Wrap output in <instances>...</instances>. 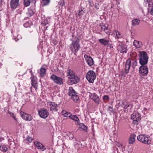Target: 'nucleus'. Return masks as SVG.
<instances>
[{"label": "nucleus", "instance_id": "obj_1", "mask_svg": "<svg viewBox=\"0 0 153 153\" xmlns=\"http://www.w3.org/2000/svg\"><path fill=\"white\" fill-rule=\"evenodd\" d=\"M131 66L133 70L135 71L138 66L137 60L133 59H128L127 60L125 67V72L126 74L128 73Z\"/></svg>", "mask_w": 153, "mask_h": 153}, {"label": "nucleus", "instance_id": "obj_2", "mask_svg": "<svg viewBox=\"0 0 153 153\" xmlns=\"http://www.w3.org/2000/svg\"><path fill=\"white\" fill-rule=\"evenodd\" d=\"M70 40L72 41V43L69 46L70 49L72 53H74V54L76 55L80 48L79 40L76 37L75 40L71 39Z\"/></svg>", "mask_w": 153, "mask_h": 153}, {"label": "nucleus", "instance_id": "obj_3", "mask_svg": "<svg viewBox=\"0 0 153 153\" xmlns=\"http://www.w3.org/2000/svg\"><path fill=\"white\" fill-rule=\"evenodd\" d=\"M148 56L147 53L144 51L140 52L139 54V63L141 65H146L148 61Z\"/></svg>", "mask_w": 153, "mask_h": 153}, {"label": "nucleus", "instance_id": "obj_4", "mask_svg": "<svg viewBox=\"0 0 153 153\" xmlns=\"http://www.w3.org/2000/svg\"><path fill=\"white\" fill-rule=\"evenodd\" d=\"M137 139L142 143L147 145L150 144L151 142L149 137L143 134L138 135L137 137Z\"/></svg>", "mask_w": 153, "mask_h": 153}, {"label": "nucleus", "instance_id": "obj_5", "mask_svg": "<svg viewBox=\"0 0 153 153\" xmlns=\"http://www.w3.org/2000/svg\"><path fill=\"white\" fill-rule=\"evenodd\" d=\"M86 77L89 82L93 83L96 78L95 73L93 71H89L88 72Z\"/></svg>", "mask_w": 153, "mask_h": 153}, {"label": "nucleus", "instance_id": "obj_6", "mask_svg": "<svg viewBox=\"0 0 153 153\" xmlns=\"http://www.w3.org/2000/svg\"><path fill=\"white\" fill-rule=\"evenodd\" d=\"M140 115L137 112L133 113L131 115V119L133 120V123L137 124V122L141 119Z\"/></svg>", "mask_w": 153, "mask_h": 153}, {"label": "nucleus", "instance_id": "obj_7", "mask_svg": "<svg viewBox=\"0 0 153 153\" xmlns=\"http://www.w3.org/2000/svg\"><path fill=\"white\" fill-rule=\"evenodd\" d=\"M51 78L53 80L54 82L58 85H62L63 83V79L61 77L57 76L55 75H52L51 76Z\"/></svg>", "mask_w": 153, "mask_h": 153}, {"label": "nucleus", "instance_id": "obj_8", "mask_svg": "<svg viewBox=\"0 0 153 153\" xmlns=\"http://www.w3.org/2000/svg\"><path fill=\"white\" fill-rule=\"evenodd\" d=\"M68 83L70 85L75 84L79 80V78L75 75L68 78Z\"/></svg>", "mask_w": 153, "mask_h": 153}, {"label": "nucleus", "instance_id": "obj_9", "mask_svg": "<svg viewBox=\"0 0 153 153\" xmlns=\"http://www.w3.org/2000/svg\"><path fill=\"white\" fill-rule=\"evenodd\" d=\"M139 72L142 76L147 75L148 73L147 67L145 65H141L139 68Z\"/></svg>", "mask_w": 153, "mask_h": 153}, {"label": "nucleus", "instance_id": "obj_10", "mask_svg": "<svg viewBox=\"0 0 153 153\" xmlns=\"http://www.w3.org/2000/svg\"><path fill=\"white\" fill-rule=\"evenodd\" d=\"M118 104L120 106H121L125 109L128 108L130 109H131L133 107L132 104L128 103L125 101H121L119 102Z\"/></svg>", "mask_w": 153, "mask_h": 153}, {"label": "nucleus", "instance_id": "obj_11", "mask_svg": "<svg viewBox=\"0 0 153 153\" xmlns=\"http://www.w3.org/2000/svg\"><path fill=\"white\" fill-rule=\"evenodd\" d=\"M38 113L40 116L42 118H45L48 115V112L46 109H42L38 111Z\"/></svg>", "mask_w": 153, "mask_h": 153}, {"label": "nucleus", "instance_id": "obj_12", "mask_svg": "<svg viewBox=\"0 0 153 153\" xmlns=\"http://www.w3.org/2000/svg\"><path fill=\"white\" fill-rule=\"evenodd\" d=\"M20 114L22 118L26 121H30L32 120V117L30 114L23 112H21Z\"/></svg>", "mask_w": 153, "mask_h": 153}, {"label": "nucleus", "instance_id": "obj_13", "mask_svg": "<svg viewBox=\"0 0 153 153\" xmlns=\"http://www.w3.org/2000/svg\"><path fill=\"white\" fill-rule=\"evenodd\" d=\"M84 57L85 58L86 62L89 66H91L94 64L93 60L90 56L85 55Z\"/></svg>", "mask_w": 153, "mask_h": 153}, {"label": "nucleus", "instance_id": "obj_14", "mask_svg": "<svg viewBox=\"0 0 153 153\" xmlns=\"http://www.w3.org/2000/svg\"><path fill=\"white\" fill-rule=\"evenodd\" d=\"M90 97V98L93 100L97 104H98L99 103L100 100L99 97L95 93L91 94Z\"/></svg>", "mask_w": 153, "mask_h": 153}, {"label": "nucleus", "instance_id": "obj_15", "mask_svg": "<svg viewBox=\"0 0 153 153\" xmlns=\"http://www.w3.org/2000/svg\"><path fill=\"white\" fill-rule=\"evenodd\" d=\"M34 144L36 147L39 149H40L42 151H44L46 149L45 146L42 143L39 141H36L34 142Z\"/></svg>", "mask_w": 153, "mask_h": 153}, {"label": "nucleus", "instance_id": "obj_16", "mask_svg": "<svg viewBox=\"0 0 153 153\" xmlns=\"http://www.w3.org/2000/svg\"><path fill=\"white\" fill-rule=\"evenodd\" d=\"M148 12L150 14L153 15V0H149Z\"/></svg>", "mask_w": 153, "mask_h": 153}, {"label": "nucleus", "instance_id": "obj_17", "mask_svg": "<svg viewBox=\"0 0 153 153\" xmlns=\"http://www.w3.org/2000/svg\"><path fill=\"white\" fill-rule=\"evenodd\" d=\"M19 0H11L10 2L11 7L13 9H16L19 4Z\"/></svg>", "mask_w": 153, "mask_h": 153}, {"label": "nucleus", "instance_id": "obj_18", "mask_svg": "<svg viewBox=\"0 0 153 153\" xmlns=\"http://www.w3.org/2000/svg\"><path fill=\"white\" fill-rule=\"evenodd\" d=\"M66 72V76H68V78L75 75L73 70L69 68H68Z\"/></svg>", "mask_w": 153, "mask_h": 153}, {"label": "nucleus", "instance_id": "obj_19", "mask_svg": "<svg viewBox=\"0 0 153 153\" xmlns=\"http://www.w3.org/2000/svg\"><path fill=\"white\" fill-rule=\"evenodd\" d=\"M126 45H119L118 48L121 53H126L127 50Z\"/></svg>", "mask_w": 153, "mask_h": 153}, {"label": "nucleus", "instance_id": "obj_20", "mask_svg": "<svg viewBox=\"0 0 153 153\" xmlns=\"http://www.w3.org/2000/svg\"><path fill=\"white\" fill-rule=\"evenodd\" d=\"M31 81V85L33 87L36 89L37 88V82L36 80V77L34 76H31L30 77Z\"/></svg>", "mask_w": 153, "mask_h": 153}, {"label": "nucleus", "instance_id": "obj_21", "mask_svg": "<svg viewBox=\"0 0 153 153\" xmlns=\"http://www.w3.org/2000/svg\"><path fill=\"white\" fill-rule=\"evenodd\" d=\"M98 41L101 45H103L105 46L108 45L109 42V40L106 39L105 38L99 39H98Z\"/></svg>", "mask_w": 153, "mask_h": 153}, {"label": "nucleus", "instance_id": "obj_22", "mask_svg": "<svg viewBox=\"0 0 153 153\" xmlns=\"http://www.w3.org/2000/svg\"><path fill=\"white\" fill-rule=\"evenodd\" d=\"M50 110L52 111H57L56 109L57 104L54 102H50Z\"/></svg>", "mask_w": 153, "mask_h": 153}, {"label": "nucleus", "instance_id": "obj_23", "mask_svg": "<svg viewBox=\"0 0 153 153\" xmlns=\"http://www.w3.org/2000/svg\"><path fill=\"white\" fill-rule=\"evenodd\" d=\"M136 135L134 134H131L129 138L128 142L130 144H132L135 141Z\"/></svg>", "mask_w": 153, "mask_h": 153}, {"label": "nucleus", "instance_id": "obj_24", "mask_svg": "<svg viewBox=\"0 0 153 153\" xmlns=\"http://www.w3.org/2000/svg\"><path fill=\"white\" fill-rule=\"evenodd\" d=\"M35 12V9L31 8H30L28 9L27 12H26V14L27 16L29 17H31L33 15Z\"/></svg>", "mask_w": 153, "mask_h": 153}, {"label": "nucleus", "instance_id": "obj_25", "mask_svg": "<svg viewBox=\"0 0 153 153\" xmlns=\"http://www.w3.org/2000/svg\"><path fill=\"white\" fill-rule=\"evenodd\" d=\"M133 45L137 48H140L142 46L141 42L134 40L133 42Z\"/></svg>", "mask_w": 153, "mask_h": 153}, {"label": "nucleus", "instance_id": "obj_26", "mask_svg": "<svg viewBox=\"0 0 153 153\" xmlns=\"http://www.w3.org/2000/svg\"><path fill=\"white\" fill-rule=\"evenodd\" d=\"M68 91V94L69 96H71V97L76 93L72 87H69Z\"/></svg>", "mask_w": 153, "mask_h": 153}, {"label": "nucleus", "instance_id": "obj_27", "mask_svg": "<svg viewBox=\"0 0 153 153\" xmlns=\"http://www.w3.org/2000/svg\"><path fill=\"white\" fill-rule=\"evenodd\" d=\"M140 22V20L137 19H134L132 21V25L133 26H135L138 25Z\"/></svg>", "mask_w": 153, "mask_h": 153}, {"label": "nucleus", "instance_id": "obj_28", "mask_svg": "<svg viewBox=\"0 0 153 153\" xmlns=\"http://www.w3.org/2000/svg\"><path fill=\"white\" fill-rule=\"evenodd\" d=\"M46 69L45 68L41 67L40 69V76L43 77L46 74Z\"/></svg>", "mask_w": 153, "mask_h": 153}, {"label": "nucleus", "instance_id": "obj_29", "mask_svg": "<svg viewBox=\"0 0 153 153\" xmlns=\"http://www.w3.org/2000/svg\"><path fill=\"white\" fill-rule=\"evenodd\" d=\"M50 0H42L41 2V4L42 7L47 6L49 4Z\"/></svg>", "mask_w": 153, "mask_h": 153}, {"label": "nucleus", "instance_id": "obj_30", "mask_svg": "<svg viewBox=\"0 0 153 153\" xmlns=\"http://www.w3.org/2000/svg\"><path fill=\"white\" fill-rule=\"evenodd\" d=\"M62 114L63 116L66 117H70L71 114L70 113L65 110L62 111Z\"/></svg>", "mask_w": 153, "mask_h": 153}, {"label": "nucleus", "instance_id": "obj_31", "mask_svg": "<svg viewBox=\"0 0 153 153\" xmlns=\"http://www.w3.org/2000/svg\"><path fill=\"white\" fill-rule=\"evenodd\" d=\"M71 98L74 102H77L79 99V97L76 93L72 97H71Z\"/></svg>", "mask_w": 153, "mask_h": 153}, {"label": "nucleus", "instance_id": "obj_32", "mask_svg": "<svg viewBox=\"0 0 153 153\" xmlns=\"http://www.w3.org/2000/svg\"><path fill=\"white\" fill-rule=\"evenodd\" d=\"M69 117L71 119L76 122H78L79 120V119L78 118L77 116H76V115H72L71 114Z\"/></svg>", "mask_w": 153, "mask_h": 153}, {"label": "nucleus", "instance_id": "obj_33", "mask_svg": "<svg viewBox=\"0 0 153 153\" xmlns=\"http://www.w3.org/2000/svg\"><path fill=\"white\" fill-rule=\"evenodd\" d=\"M0 150L3 152H6L7 150V148L5 145L1 144L0 146Z\"/></svg>", "mask_w": 153, "mask_h": 153}, {"label": "nucleus", "instance_id": "obj_34", "mask_svg": "<svg viewBox=\"0 0 153 153\" xmlns=\"http://www.w3.org/2000/svg\"><path fill=\"white\" fill-rule=\"evenodd\" d=\"M31 22L30 21L24 23V24L23 25L24 27H25L27 28L28 27H30L31 25Z\"/></svg>", "mask_w": 153, "mask_h": 153}, {"label": "nucleus", "instance_id": "obj_35", "mask_svg": "<svg viewBox=\"0 0 153 153\" xmlns=\"http://www.w3.org/2000/svg\"><path fill=\"white\" fill-rule=\"evenodd\" d=\"M114 34H116L115 37L117 38H119L121 37V36L120 33L117 31L115 30L114 31Z\"/></svg>", "mask_w": 153, "mask_h": 153}, {"label": "nucleus", "instance_id": "obj_36", "mask_svg": "<svg viewBox=\"0 0 153 153\" xmlns=\"http://www.w3.org/2000/svg\"><path fill=\"white\" fill-rule=\"evenodd\" d=\"M30 2L29 0H24V4L25 6H28L29 5Z\"/></svg>", "mask_w": 153, "mask_h": 153}, {"label": "nucleus", "instance_id": "obj_37", "mask_svg": "<svg viewBox=\"0 0 153 153\" xmlns=\"http://www.w3.org/2000/svg\"><path fill=\"white\" fill-rule=\"evenodd\" d=\"M80 127L85 131L87 130V126L83 124H82L80 125Z\"/></svg>", "mask_w": 153, "mask_h": 153}, {"label": "nucleus", "instance_id": "obj_38", "mask_svg": "<svg viewBox=\"0 0 153 153\" xmlns=\"http://www.w3.org/2000/svg\"><path fill=\"white\" fill-rule=\"evenodd\" d=\"M68 136L69 137V138L70 140L73 139L74 137L73 134L72 133L69 132L68 134Z\"/></svg>", "mask_w": 153, "mask_h": 153}, {"label": "nucleus", "instance_id": "obj_39", "mask_svg": "<svg viewBox=\"0 0 153 153\" xmlns=\"http://www.w3.org/2000/svg\"><path fill=\"white\" fill-rule=\"evenodd\" d=\"M105 32L108 35H109L111 33V31L110 30L108 29V27H107L104 30Z\"/></svg>", "mask_w": 153, "mask_h": 153}, {"label": "nucleus", "instance_id": "obj_40", "mask_svg": "<svg viewBox=\"0 0 153 153\" xmlns=\"http://www.w3.org/2000/svg\"><path fill=\"white\" fill-rule=\"evenodd\" d=\"M8 113L10 114L12 117L13 119L16 120H17L16 118L15 117L14 114L13 113L9 111H8Z\"/></svg>", "mask_w": 153, "mask_h": 153}, {"label": "nucleus", "instance_id": "obj_41", "mask_svg": "<svg viewBox=\"0 0 153 153\" xmlns=\"http://www.w3.org/2000/svg\"><path fill=\"white\" fill-rule=\"evenodd\" d=\"M65 2L64 0H62L58 3L62 7L65 5Z\"/></svg>", "mask_w": 153, "mask_h": 153}, {"label": "nucleus", "instance_id": "obj_42", "mask_svg": "<svg viewBox=\"0 0 153 153\" xmlns=\"http://www.w3.org/2000/svg\"><path fill=\"white\" fill-rule=\"evenodd\" d=\"M42 24L43 26H46L47 24H48V22L47 19L44 20V22L42 23Z\"/></svg>", "mask_w": 153, "mask_h": 153}, {"label": "nucleus", "instance_id": "obj_43", "mask_svg": "<svg viewBox=\"0 0 153 153\" xmlns=\"http://www.w3.org/2000/svg\"><path fill=\"white\" fill-rule=\"evenodd\" d=\"M101 27V30L102 31H104L105 29L107 27L105 26L104 25H100Z\"/></svg>", "mask_w": 153, "mask_h": 153}, {"label": "nucleus", "instance_id": "obj_44", "mask_svg": "<svg viewBox=\"0 0 153 153\" xmlns=\"http://www.w3.org/2000/svg\"><path fill=\"white\" fill-rule=\"evenodd\" d=\"M26 140L29 142H31L32 141V138L30 137H28L26 139Z\"/></svg>", "mask_w": 153, "mask_h": 153}, {"label": "nucleus", "instance_id": "obj_45", "mask_svg": "<svg viewBox=\"0 0 153 153\" xmlns=\"http://www.w3.org/2000/svg\"><path fill=\"white\" fill-rule=\"evenodd\" d=\"M84 11H83V10H79V11L78 13V15L79 16H80V15H83L84 14Z\"/></svg>", "mask_w": 153, "mask_h": 153}, {"label": "nucleus", "instance_id": "obj_46", "mask_svg": "<svg viewBox=\"0 0 153 153\" xmlns=\"http://www.w3.org/2000/svg\"><path fill=\"white\" fill-rule=\"evenodd\" d=\"M103 99L106 100H109V98L108 95H105L103 96Z\"/></svg>", "mask_w": 153, "mask_h": 153}, {"label": "nucleus", "instance_id": "obj_47", "mask_svg": "<svg viewBox=\"0 0 153 153\" xmlns=\"http://www.w3.org/2000/svg\"><path fill=\"white\" fill-rule=\"evenodd\" d=\"M108 47H109L110 48H113V46H112L111 44L110 43L109 41L108 42Z\"/></svg>", "mask_w": 153, "mask_h": 153}, {"label": "nucleus", "instance_id": "obj_48", "mask_svg": "<svg viewBox=\"0 0 153 153\" xmlns=\"http://www.w3.org/2000/svg\"><path fill=\"white\" fill-rule=\"evenodd\" d=\"M108 110L110 111H112L113 110V108L111 106H109L108 107Z\"/></svg>", "mask_w": 153, "mask_h": 153}, {"label": "nucleus", "instance_id": "obj_49", "mask_svg": "<svg viewBox=\"0 0 153 153\" xmlns=\"http://www.w3.org/2000/svg\"><path fill=\"white\" fill-rule=\"evenodd\" d=\"M95 7L97 9H99V7L98 5H95Z\"/></svg>", "mask_w": 153, "mask_h": 153}, {"label": "nucleus", "instance_id": "obj_50", "mask_svg": "<svg viewBox=\"0 0 153 153\" xmlns=\"http://www.w3.org/2000/svg\"><path fill=\"white\" fill-rule=\"evenodd\" d=\"M4 138L3 137H0V141H1L2 140H4Z\"/></svg>", "mask_w": 153, "mask_h": 153}, {"label": "nucleus", "instance_id": "obj_51", "mask_svg": "<svg viewBox=\"0 0 153 153\" xmlns=\"http://www.w3.org/2000/svg\"><path fill=\"white\" fill-rule=\"evenodd\" d=\"M118 146H120L121 148H123V145L121 144H119L118 145Z\"/></svg>", "mask_w": 153, "mask_h": 153}, {"label": "nucleus", "instance_id": "obj_52", "mask_svg": "<svg viewBox=\"0 0 153 153\" xmlns=\"http://www.w3.org/2000/svg\"><path fill=\"white\" fill-rule=\"evenodd\" d=\"M32 70H30V72L31 73V75H32V76H33V74L32 73Z\"/></svg>", "mask_w": 153, "mask_h": 153}, {"label": "nucleus", "instance_id": "obj_53", "mask_svg": "<svg viewBox=\"0 0 153 153\" xmlns=\"http://www.w3.org/2000/svg\"><path fill=\"white\" fill-rule=\"evenodd\" d=\"M78 144V143L77 142H75L74 143V145L75 146H76Z\"/></svg>", "mask_w": 153, "mask_h": 153}, {"label": "nucleus", "instance_id": "obj_54", "mask_svg": "<svg viewBox=\"0 0 153 153\" xmlns=\"http://www.w3.org/2000/svg\"><path fill=\"white\" fill-rule=\"evenodd\" d=\"M2 0H0V5L2 4Z\"/></svg>", "mask_w": 153, "mask_h": 153}, {"label": "nucleus", "instance_id": "obj_55", "mask_svg": "<svg viewBox=\"0 0 153 153\" xmlns=\"http://www.w3.org/2000/svg\"><path fill=\"white\" fill-rule=\"evenodd\" d=\"M13 144L14 145V146L13 147V148H15V143L13 142Z\"/></svg>", "mask_w": 153, "mask_h": 153}, {"label": "nucleus", "instance_id": "obj_56", "mask_svg": "<svg viewBox=\"0 0 153 153\" xmlns=\"http://www.w3.org/2000/svg\"><path fill=\"white\" fill-rule=\"evenodd\" d=\"M144 1H147V3H149L148 2L149 1H148V0H144Z\"/></svg>", "mask_w": 153, "mask_h": 153}, {"label": "nucleus", "instance_id": "obj_57", "mask_svg": "<svg viewBox=\"0 0 153 153\" xmlns=\"http://www.w3.org/2000/svg\"><path fill=\"white\" fill-rule=\"evenodd\" d=\"M12 143H11V144H10V148L11 147V146L12 145Z\"/></svg>", "mask_w": 153, "mask_h": 153}, {"label": "nucleus", "instance_id": "obj_58", "mask_svg": "<svg viewBox=\"0 0 153 153\" xmlns=\"http://www.w3.org/2000/svg\"><path fill=\"white\" fill-rule=\"evenodd\" d=\"M48 27V26H47L46 27V29H47V28Z\"/></svg>", "mask_w": 153, "mask_h": 153}]
</instances>
